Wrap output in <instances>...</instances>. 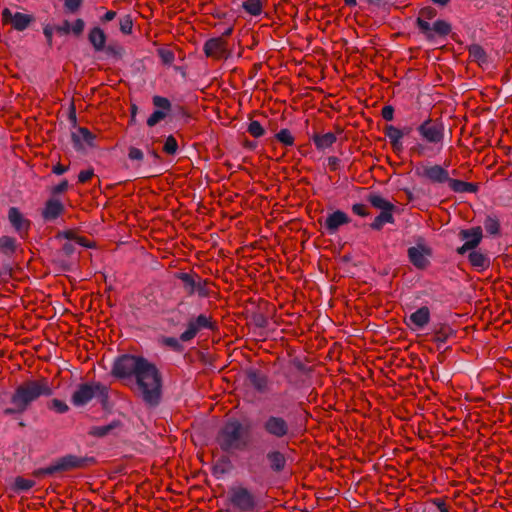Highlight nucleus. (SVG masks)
<instances>
[{
    "label": "nucleus",
    "instance_id": "nucleus-1",
    "mask_svg": "<svg viewBox=\"0 0 512 512\" xmlns=\"http://www.w3.org/2000/svg\"><path fill=\"white\" fill-rule=\"evenodd\" d=\"M112 375L119 379H135L136 392L146 405L157 406L162 398V376L156 365L146 358L130 354L117 357Z\"/></svg>",
    "mask_w": 512,
    "mask_h": 512
},
{
    "label": "nucleus",
    "instance_id": "nucleus-2",
    "mask_svg": "<svg viewBox=\"0 0 512 512\" xmlns=\"http://www.w3.org/2000/svg\"><path fill=\"white\" fill-rule=\"evenodd\" d=\"M50 395H52V389L46 378L27 380L17 386L10 399L13 407L6 408L4 414L24 413L32 402L42 396Z\"/></svg>",
    "mask_w": 512,
    "mask_h": 512
},
{
    "label": "nucleus",
    "instance_id": "nucleus-3",
    "mask_svg": "<svg viewBox=\"0 0 512 512\" xmlns=\"http://www.w3.org/2000/svg\"><path fill=\"white\" fill-rule=\"evenodd\" d=\"M217 443L227 453L243 451L250 443L248 429L237 419H230L219 430Z\"/></svg>",
    "mask_w": 512,
    "mask_h": 512
},
{
    "label": "nucleus",
    "instance_id": "nucleus-4",
    "mask_svg": "<svg viewBox=\"0 0 512 512\" xmlns=\"http://www.w3.org/2000/svg\"><path fill=\"white\" fill-rule=\"evenodd\" d=\"M94 397L103 399L108 398V388L100 382H91L80 384L71 397L74 406L80 407L86 405Z\"/></svg>",
    "mask_w": 512,
    "mask_h": 512
},
{
    "label": "nucleus",
    "instance_id": "nucleus-5",
    "mask_svg": "<svg viewBox=\"0 0 512 512\" xmlns=\"http://www.w3.org/2000/svg\"><path fill=\"white\" fill-rule=\"evenodd\" d=\"M262 429L266 435L278 440L290 439L294 435L291 424L280 415L267 416L262 423Z\"/></svg>",
    "mask_w": 512,
    "mask_h": 512
},
{
    "label": "nucleus",
    "instance_id": "nucleus-6",
    "mask_svg": "<svg viewBox=\"0 0 512 512\" xmlns=\"http://www.w3.org/2000/svg\"><path fill=\"white\" fill-rule=\"evenodd\" d=\"M216 331L218 329L217 321L211 315L199 314L191 317L186 325V330L181 333L180 340L183 342L191 341L202 330Z\"/></svg>",
    "mask_w": 512,
    "mask_h": 512
},
{
    "label": "nucleus",
    "instance_id": "nucleus-7",
    "mask_svg": "<svg viewBox=\"0 0 512 512\" xmlns=\"http://www.w3.org/2000/svg\"><path fill=\"white\" fill-rule=\"evenodd\" d=\"M417 132L421 138L439 149L442 148L444 140V125L438 119H426L422 124L417 127Z\"/></svg>",
    "mask_w": 512,
    "mask_h": 512
},
{
    "label": "nucleus",
    "instance_id": "nucleus-8",
    "mask_svg": "<svg viewBox=\"0 0 512 512\" xmlns=\"http://www.w3.org/2000/svg\"><path fill=\"white\" fill-rule=\"evenodd\" d=\"M93 457H81L72 454H67L57 458L53 463L56 473L68 472L78 469H85L94 464Z\"/></svg>",
    "mask_w": 512,
    "mask_h": 512
},
{
    "label": "nucleus",
    "instance_id": "nucleus-9",
    "mask_svg": "<svg viewBox=\"0 0 512 512\" xmlns=\"http://www.w3.org/2000/svg\"><path fill=\"white\" fill-rule=\"evenodd\" d=\"M1 21L3 25L9 24L14 30L22 32L35 22V17L22 12L13 13L9 8H4L1 12Z\"/></svg>",
    "mask_w": 512,
    "mask_h": 512
},
{
    "label": "nucleus",
    "instance_id": "nucleus-10",
    "mask_svg": "<svg viewBox=\"0 0 512 512\" xmlns=\"http://www.w3.org/2000/svg\"><path fill=\"white\" fill-rule=\"evenodd\" d=\"M415 174L432 184H444L449 181V172L441 165H421L416 168Z\"/></svg>",
    "mask_w": 512,
    "mask_h": 512
},
{
    "label": "nucleus",
    "instance_id": "nucleus-11",
    "mask_svg": "<svg viewBox=\"0 0 512 512\" xmlns=\"http://www.w3.org/2000/svg\"><path fill=\"white\" fill-rule=\"evenodd\" d=\"M459 238L464 241V244L457 248L456 252L459 255H464L470 250H474L481 243L483 238V230L480 226L472 227L470 229H462L458 233Z\"/></svg>",
    "mask_w": 512,
    "mask_h": 512
},
{
    "label": "nucleus",
    "instance_id": "nucleus-12",
    "mask_svg": "<svg viewBox=\"0 0 512 512\" xmlns=\"http://www.w3.org/2000/svg\"><path fill=\"white\" fill-rule=\"evenodd\" d=\"M7 218L13 230L21 239L28 238L31 229V221L24 216L19 208L10 207L8 209Z\"/></svg>",
    "mask_w": 512,
    "mask_h": 512
},
{
    "label": "nucleus",
    "instance_id": "nucleus-13",
    "mask_svg": "<svg viewBox=\"0 0 512 512\" xmlns=\"http://www.w3.org/2000/svg\"><path fill=\"white\" fill-rule=\"evenodd\" d=\"M451 30V25L447 21L440 19L428 25H422V28L419 29L420 33L429 41L438 37H445L451 32Z\"/></svg>",
    "mask_w": 512,
    "mask_h": 512
},
{
    "label": "nucleus",
    "instance_id": "nucleus-14",
    "mask_svg": "<svg viewBox=\"0 0 512 512\" xmlns=\"http://www.w3.org/2000/svg\"><path fill=\"white\" fill-rule=\"evenodd\" d=\"M203 50L207 57L215 60L226 59L228 57L227 42L222 37L207 40Z\"/></svg>",
    "mask_w": 512,
    "mask_h": 512
},
{
    "label": "nucleus",
    "instance_id": "nucleus-15",
    "mask_svg": "<svg viewBox=\"0 0 512 512\" xmlns=\"http://www.w3.org/2000/svg\"><path fill=\"white\" fill-rule=\"evenodd\" d=\"M231 502L241 511H250L255 507V498L246 488H236L231 492Z\"/></svg>",
    "mask_w": 512,
    "mask_h": 512
},
{
    "label": "nucleus",
    "instance_id": "nucleus-16",
    "mask_svg": "<svg viewBox=\"0 0 512 512\" xmlns=\"http://www.w3.org/2000/svg\"><path fill=\"white\" fill-rule=\"evenodd\" d=\"M153 105L159 110L154 111L149 118L147 119V125L149 127H153L156 124H158L160 121L166 118L168 113L171 110V102L169 99L162 97V96H154L153 99Z\"/></svg>",
    "mask_w": 512,
    "mask_h": 512
},
{
    "label": "nucleus",
    "instance_id": "nucleus-17",
    "mask_svg": "<svg viewBox=\"0 0 512 512\" xmlns=\"http://www.w3.org/2000/svg\"><path fill=\"white\" fill-rule=\"evenodd\" d=\"M350 221V217L345 212L336 210L326 217L323 227L328 234L333 235L338 232L341 226L349 224Z\"/></svg>",
    "mask_w": 512,
    "mask_h": 512
},
{
    "label": "nucleus",
    "instance_id": "nucleus-18",
    "mask_svg": "<svg viewBox=\"0 0 512 512\" xmlns=\"http://www.w3.org/2000/svg\"><path fill=\"white\" fill-rule=\"evenodd\" d=\"M409 261L418 269H425L429 265L430 249L424 245L410 247L407 251Z\"/></svg>",
    "mask_w": 512,
    "mask_h": 512
},
{
    "label": "nucleus",
    "instance_id": "nucleus-19",
    "mask_svg": "<svg viewBox=\"0 0 512 512\" xmlns=\"http://www.w3.org/2000/svg\"><path fill=\"white\" fill-rule=\"evenodd\" d=\"M71 137L74 148L77 150H82L86 146H94L95 135L85 127H79L72 133Z\"/></svg>",
    "mask_w": 512,
    "mask_h": 512
},
{
    "label": "nucleus",
    "instance_id": "nucleus-20",
    "mask_svg": "<svg viewBox=\"0 0 512 512\" xmlns=\"http://www.w3.org/2000/svg\"><path fill=\"white\" fill-rule=\"evenodd\" d=\"M64 210L65 207L59 199L50 198L46 201L41 215L45 221H53L62 215Z\"/></svg>",
    "mask_w": 512,
    "mask_h": 512
},
{
    "label": "nucleus",
    "instance_id": "nucleus-21",
    "mask_svg": "<svg viewBox=\"0 0 512 512\" xmlns=\"http://www.w3.org/2000/svg\"><path fill=\"white\" fill-rule=\"evenodd\" d=\"M431 319L430 309L427 306H422L409 316L408 325H412L415 329H422Z\"/></svg>",
    "mask_w": 512,
    "mask_h": 512
},
{
    "label": "nucleus",
    "instance_id": "nucleus-22",
    "mask_svg": "<svg viewBox=\"0 0 512 512\" xmlns=\"http://www.w3.org/2000/svg\"><path fill=\"white\" fill-rule=\"evenodd\" d=\"M107 36L102 28L95 26L88 33V41L96 52H102L106 48Z\"/></svg>",
    "mask_w": 512,
    "mask_h": 512
},
{
    "label": "nucleus",
    "instance_id": "nucleus-23",
    "mask_svg": "<svg viewBox=\"0 0 512 512\" xmlns=\"http://www.w3.org/2000/svg\"><path fill=\"white\" fill-rule=\"evenodd\" d=\"M384 134L389 139V142L395 152H401L403 150L402 138L404 136V131L393 125H387L384 129Z\"/></svg>",
    "mask_w": 512,
    "mask_h": 512
},
{
    "label": "nucleus",
    "instance_id": "nucleus-24",
    "mask_svg": "<svg viewBox=\"0 0 512 512\" xmlns=\"http://www.w3.org/2000/svg\"><path fill=\"white\" fill-rule=\"evenodd\" d=\"M468 260L471 266L479 272L488 269L490 266L489 257L486 254L482 253L481 251L475 249L470 250Z\"/></svg>",
    "mask_w": 512,
    "mask_h": 512
},
{
    "label": "nucleus",
    "instance_id": "nucleus-25",
    "mask_svg": "<svg viewBox=\"0 0 512 512\" xmlns=\"http://www.w3.org/2000/svg\"><path fill=\"white\" fill-rule=\"evenodd\" d=\"M248 381L253 388H255L258 392L264 393L268 389V378L265 374L251 370L247 374Z\"/></svg>",
    "mask_w": 512,
    "mask_h": 512
},
{
    "label": "nucleus",
    "instance_id": "nucleus-26",
    "mask_svg": "<svg viewBox=\"0 0 512 512\" xmlns=\"http://www.w3.org/2000/svg\"><path fill=\"white\" fill-rule=\"evenodd\" d=\"M18 248V243L16 238L8 235H3L0 237V254L7 257L12 258Z\"/></svg>",
    "mask_w": 512,
    "mask_h": 512
},
{
    "label": "nucleus",
    "instance_id": "nucleus-27",
    "mask_svg": "<svg viewBox=\"0 0 512 512\" xmlns=\"http://www.w3.org/2000/svg\"><path fill=\"white\" fill-rule=\"evenodd\" d=\"M447 184L449 188L455 193H475L478 190V186L474 183L465 182L450 177Z\"/></svg>",
    "mask_w": 512,
    "mask_h": 512
},
{
    "label": "nucleus",
    "instance_id": "nucleus-28",
    "mask_svg": "<svg viewBox=\"0 0 512 512\" xmlns=\"http://www.w3.org/2000/svg\"><path fill=\"white\" fill-rule=\"evenodd\" d=\"M198 276L199 275L197 274L186 272H180L176 274V278L182 281L183 289L188 296H192L193 294H195V287Z\"/></svg>",
    "mask_w": 512,
    "mask_h": 512
},
{
    "label": "nucleus",
    "instance_id": "nucleus-29",
    "mask_svg": "<svg viewBox=\"0 0 512 512\" xmlns=\"http://www.w3.org/2000/svg\"><path fill=\"white\" fill-rule=\"evenodd\" d=\"M337 138L336 135L332 132H328L325 134H314L312 137V141L318 150H325L331 147Z\"/></svg>",
    "mask_w": 512,
    "mask_h": 512
},
{
    "label": "nucleus",
    "instance_id": "nucleus-30",
    "mask_svg": "<svg viewBox=\"0 0 512 512\" xmlns=\"http://www.w3.org/2000/svg\"><path fill=\"white\" fill-rule=\"evenodd\" d=\"M368 202L381 211L394 210L395 206L390 201L383 198L380 194L371 193L367 197Z\"/></svg>",
    "mask_w": 512,
    "mask_h": 512
},
{
    "label": "nucleus",
    "instance_id": "nucleus-31",
    "mask_svg": "<svg viewBox=\"0 0 512 512\" xmlns=\"http://www.w3.org/2000/svg\"><path fill=\"white\" fill-rule=\"evenodd\" d=\"M394 210L381 211L380 214L375 217L374 221L370 224L373 230L380 231L383 226L387 223H394L395 219L393 216Z\"/></svg>",
    "mask_w": 512,
    "mask_h": 512
},
{
    "label": "nucleus",
    "instance_id": "nucleus-32",
    "mask_svg": "<svg viewBox=\"0 0 512 512\" xmlns=\"http://www.w3.org/2000/svg\"><path fill=\"white\" fill-rule=\"evenodd\" d=\"M267 459L272 470L280 472L284 469L286 464V458L284 454L281 453L280 451H270L267 454Z\"/></svg>",
    "mask_w": 512,
    "mask_h": 512
},
{
    "label": "nucleus",
    "instance_id": "nucleus-33",
    "mask_svg": "<svg viewBox=\"0 0 512 512\" xmlns=\"http://www.w3.org/2000/svg\"><path fill=\"white\" fill-rule=\"evenodd\" d=\"M437 15V11L432 7H424L419 11V16L416 20L418 29L422 28V25L430 24Z\"/></svg>",
    "mask_w": 512,
    "mask_h": 512
},
{
    "label": "nucleus",
    "instance_id": "nucleus-34",
    "mask_svg": "<svg viewBox=\"0 0 512 512\" xmlns=\"http://www.w3.org/2000/svg\"><path fill=\"white\" fill-rule=\"evenodd\" d=\"M484 228L486 232L491 236H497L500 234V221L495 215H487L484 222Z\"/></svg>",
    "mask_w": 512,
    "mask_h": 512
},
{
    "label": "nucleus",
    "instance_id": "nucleus-35",
    "mask_svg": "<svg viewBox=\"0 0 512 512\" xmlns=\"http://www.w3.org/2000/svg\"><path fill=\"white\" fill-rule=\"evenodd\" d=\"M242 8L251 16H259L263 11V4L261 0H245Z\"/></svg>",
    "mask_w": 512,
    "mask_h": 512
},
{
    "label": "nucleus",
    "instance_id": "nucleus-36",
    "mask_svg": "<svg viewBox=\"0 0 512 512\" xmlns=\"http://www.w3.org/2000/svg\"><path fill=\"white\" fill-rule=\"evenodd\" d=\"M35 481L32 479L23 478L18 476L15 478L13 483V490L15 492H24L28 491L35 486Z\"/></svg>",
    "mask_w": 512,
    "mask_h": 512
},
{
    "label": "nucleus",
    "instance_id": "nucleus-37",
    "mask_svg": "<svg viewBox=\"0 0 512 512\" xmlns=\"http://www.w3.org/2000/svg\"><path fill=\"white\" fill-rule=\"evenodd\" d=\"M209 284L210 282L207 279H202L200 276H198L195 293L203 298L208 297L210 295Z\"/></svg>",
    "mask_w": 512,
    "mask_h": 512
},
{
    "label": "nucleus",
    "instance_id": "nucleus-38",
    "mask_svg": "<svg viewBox=\"0 0 512 512\" xmlns=\"http://www.w3.org/2000/svg\"><path fill=\"white\" fill-rule=\"evenodd\" d=\"M275 138L277 139V141H279L285 146L294 145V136L288 129H281L279 132L276 133Z\"/></svg>",
    "mask_w": 512,
    "mask_h": 512
},
{
    "label": "nucleus",
    "instance_id": "nucleus-39",
    "mask_svg": "<svg viewBox=\"0 0 512 512\" xmlns=\"http://www.w3.org/2000/svg\"><path fill=\"white\" fill-rule=\"evenodd\" d=\"M119 28L120 31L125 35L132 33L133 21L130 15H125L119 19Z\"/></svg>",
    "mask_w": 512,
    "mask_h": 512
},
{
    "label": "nucleus",
    "instance_id": "nucleus-40",
    "mask_svg": "<svg viewBox=\"0 0 512 512\" xmlns=\"http://www.w3.org/2000/svg\"><path fill=\"white\" fill-rule=\"evenodd\" d=\"M247 131L250 135L255 138H259L264 135L265 130L259 121L253 120L249 123Z\"/></svg>",
    "mask_w": 512,
    "mask_h": 512
},
{
    "label": "nucleus",
    "instance_id": "nucleus-41",
    "mask_svg": "<svg viewBox=\"0 0 512 512\" xmlns=\"http://www.w3.org/2000/svg\"><path fill=\"white\" fill-rule=\"evenodd\" d=\"M469 54L474 60H477L479 62L486 61V53L484 49L479 45H472L469 48Z\"/></svg>",
    "mask_w": 512,
    "mask_h": 512
},
{
    "label": "nucleus",
    "instance_id": "nucleus-42",
    "mask_svg": "<svg viewBox=\"0 0 512 512\" xmlns=\"http://www.w3.org/2000/svg\"><path fill=\"white\" fill-rule=\"evenodd\" d=\"M178 144L174 136L170 135L166 138L163 146V151L169 155H174L177 152Z\"/></svg>",
    "mask_w": 512,
    "mask_h": 512
},
{
    "label": "nucleus",
    "instance_id": "nucleus-43",
    "mask_svg": "<svg viewBox=\"0 0 512 512\" xmlns=\"http://www.w3.org/2000/svg\"><path fill=\"white\" fill-rule=\"evenodd\" d=\"M113 429L112 425L95 426L89 431V434L97 437H103L107 435Z\"/></svg>",
    "mask_w": 512,
    "mask_h": 512
},
{
    "label": "nucleus",
    "instance_id": "nucleus-44",
    "mask_svg": "<svg viewBox=\"0 0 512 512\" xmlns=\"http://www.w3.org/2000/svg\"><path fill=\"white\" fill-rule=\"evenodd\" d=\"M49 408L55 410L58 413H65L68 411L67 404L59 399H53L49 404Z\"/></svg>",
    "mask_w": 512,
    "mask_h": 512
},
{
    "label": "nucleus",
    "instance_id": "nucleus-45",
    "mask_svg": "<svg viewBox=\"0 0 512 512\" xmlns=\"http://www.w3.org/2000/svg\"><path fill=\"white\" fill-rule=\"evenodd\" d=\"M70 27L72 34H74L75 36H80L84 31L85 22L83 19L79 18L75 20L73 24H70Z\"/></svg>",
    "mask_w": 512,
    "mask_h": 512
},
{
    "label": "nucleus",
    "instance_id": "nucleus-46",
    "mask_svg": "<svg viewBox=\"0 0 512 512\" xmlns=\"http://www.w3.org/2000/svg\"><path fill=\"white\" fill-rule=\"evenodd\" d=\"M55 473H56V470L54 467V463H52L51 465H49L47 467L39 468V469L35 470L33 472V475L35 477H43V476H47V475H53Z\"/></svg>",
    "mask_w": 512,
    "mask_h": 512
},
{
    "label": "nucleus",
    "instance_id": "nucleus-47",
    "mask_svg": "<svg viewBox=\"0 0 512 512\" xmlns=\"http://www.w3.org/2000/svg\"><path fill=\"white\" fill-rule=\"evenodd\" d=\"M352 211L354 214L361 216V217H366L369 215L367 206L364 204H361V203L353 204Z\"/></svg>",
    "mask_w": 512,
    "mask_h": 512
},
{
    "label": "nucleus",
    "instance_id": "nucleus-48",
    "mask_svg": "<svg viewBox=\"0 0 512 512\" xmlns=\"http://www.w3.org/2000/svg\"><path fill=\"white\" fill-rule=\"evenodd\" d=\"M128 157L130 160L141 161L144 158V154L141 149L136 147H130Z\"/></svg>",
    "mask_w": 512,
    "mask_h": 512
},
{
    "label": "nucleus",
    "instance_id": "nucleus-49",
    "mask_svg": "<svg viewBox=\"0 0 512 512\" xmlns=\"http://www.w3.org/2000/svg\"><path fill=\"white\" fill-rule=\"evenodd\" d=\"M83 0H65V8L71 12H76L82 5Z\"/></svg>",
    "mask_w": 512,
    "mask_h": 512
},
{
    "label": "nucleus",
    "instance_id": "nucleus-50",
    "mask_svg": "<svg viewBox=\"0 0 512 512\" xmlns=\"http://www.w3.org/2000/svg\"><path fill=\"white\" fill-rule=\"evenodd\" d=\"M55 31V27L49 24L43 27V34L46 38L47 44L51 47L53 44V33Z\"/></svg>",
    "mask_w": 512,
    "mask_h": 512
},
{
    "label": "nucleus",
    "instance_id": "nucleus-51",
    "mask_svg": "<svg viewBox=\"0 0 512 512\" xmlns=\"http://www.w3.org/2000/svg\"><path fill=\"white\" fill-rule=\"evenodd\" d=\"M55 31L60 35H67L71 33L70 22L68 20L63 21L61 25L54 26Z\"/></svg>",
    "mask_w": 512,
    "mask_h": 512
},
{
    "label": "nucleus",
    "instance_id": "nucleus-52",
    "mask_svg": "<svg viewBox=\"0 0 512 512\" xmlns=\"http://www.w3.org/2000/svg\"><path fill=\"white\" fill-rule=\"evenodd\" d=\"M94 176V171L92 169L82 170L78 175V181L80 183H86Z\"/></svg>",
    "mask_w": 512,
    "mask_h": 512
},
{
    "label": "nucleus",
    "instance_id": "nucleus-53",
    "mask_svg": "<svg viewBox=\"0 0 512 512\" xmlns=\"http://www.w3.org/2000/svg\"><path fill=\"white\" fill-rule=\"evenodd\" d=\"M381 115L383 119L387 121L393 120L394 117V108L390 105H386L382 108Z\"/></svg>",
    "mask_w": 512,
    "mask_h": 512
},
{
    "label": "nucleus",
    "instance_id": "nucleus-54",
    "mask_svg": "<svg viewBox=\"0 0 512 512\" xmlns=\"http://www.w3.org/2000/svg\"><path fill=\"white\" fill-rule=\"evenodd\" d=\"M68 189V181L63 180L58 185L52 188V194L58 195L65 192Z\"/></svg>",
    "mask_w": 512,
    "mask_h": 512
},
{
    "label": "nucleus",
    "instance_id": "nucleus-55",
    "mask_svg": "<svg viewBox=\"0 0 512 512\" xmlns=\"http://www.w3.org/2000/svg\"><path fill=\"white\" fill-rule=\"evenodd\" d=\"M63 237H65L66 239H76L77 242L82 245V246H88V244L85 242V239L84 238H80V237H75V234L73 231H65L61 234Z\"/></svg>",
    "mask_w": 512,
    "mask_h": 512
},
{
    "label": "nucleus",
    "instance_id": "nucleus-56",
    "mask_svg": "<svg viewBox=\"0 0 512 512\" xmlns=\"http://www.w3.org/2000/svg\"><path fill=\"white\" fill-rule=\"evenodd\" d=\"M159 55L164 63H172L174 60V54L169 50H160Z\"/></svg>",
    "mask_w": 512,
    "mask_h": 512
},
{
    "label": "nucleus",
    "instance_id": "nucleus-57",
    "mask_svg": "<svg viewBox=\"0 0 512 512\" xmlns=\"http://www.w3.org/2000/svg\"><path fill=\"white\" fill-rule=\"evenodd\" d=\"M117 13L113 10L107 11L101 18V23H107L115 19Z\"/></svg>",
    "mask_w": 512,
    "mask_h": 512
},
{
    "label": "nucleus",
    "instance_id": "nucleus-58",
    "mask_svg": "<svg viewBox=\"0 0 512 512\" xmlns=\"http://www.w3.org/2000/svg\"><path fill=\"white\" fill-rule=\"evenodd\" d=\"M327 161H328V166L331 171H336L338 169L340 160L337 157H335V156L328 157Z\"/></svg>",
    "mask_w": 512,
    "mask_h": 512
},
{
    "label": "nucleus",
    "instance_id": "nucleus-59",
    "mask_svg": "<svg viewBox=\"0 0 512 512\" xmlns=\"http://www.w3.org/2000/svg\"><path fill=\"white\" fill-rule=\"evenodd\" d=\"M448 335L441 329L435 333V341L437 343H445Z\"/></svg>",
    "mask_w": 512,
    "mask_h": 512
},
{
    "label": "nucleus",
    "instance_id": "nucleus-60",
    "mask_svg": "<svg viewBox=\"0 0 512 512\" xmlns=\"http://www.w3.org/2000/svg\"><path fill=\"white\" fill-rule=\"evenodd\" d=\"M68 170V167L67 166H64L60 163H58L57 165H55L52 169L53 173L57 174V175H62L63 173H65L66 171Z\"/></svg>",
    "mask_w": 512,
    "mask_h": 512
},
{
    "label": "nucleus",
    "instance_id": "nucleus-61",
    "mask_svg": "<svg viewBox=\"0 0 512 512\" xmlns=\"http://www.w3.org/2000/svg\"><path fill=\"white\" fill-rule=\"evenodd\" d=\"M165 343L174 348V349H177L179 347V342L176 338H173V337H169V338H166L165 339Z\"/></svg>",
    "mask_w": 512,
    "mask_h": 512
},
{
    "label": "nucleus",
    "instance_id": "nucleus-62",
    "mask_svg": "<svg viewBox=\"0 0 512 512\" xmlns=\"http://www.w3.org/2000/svg\"><path fill=\"white\" fill-rule=\"evenodd\" d=\"M370 6L381 7L386 3V0H365Z\"/></svg>",
    "mask_w": 512,
    "mask_h": 512
},
{
    "label": "nucleus",
    "instance_id": "nucleus-63",
    "mask_svg": "<svg viewBox=\"0 0 512 512\" xmlns=\"http://www.w3.org/2000/svg\"><path fill=\"white\" fill-rule=\"evenodd\" d=\"M345 5L348 7H355L357 5V0H343Z\"/></svg>",
    "mask_w": 512,
    "mask_h": 512
},
{
    "label": "nucleus",
    "instance_id": "nucleus-64",
    "mask_svg": "<svg viewBox=\"0 0 512 512\" xmlns=\"http://www.w3.org/2000/svg\"><path fill=\"white\" fill-rule=\"evenodd\" d=\"M233 32V27H228L222 34L223 37H228L232 34Z\"/></svg>",
    "mask_w": 512,
    "mask_h": 512
}]
</instances>
